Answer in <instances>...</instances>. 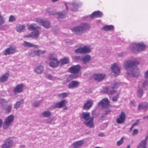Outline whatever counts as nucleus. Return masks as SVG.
I'll use <instances>...</instances> for the list:
<instances>
[{
	"mask_svg": "<svg viewBox=\"0 0 148 148\" xmlns=\"http://www.w3.org/2000/svg\"><path fill=\"white\" fill-rule=\"evenodd\" d=\"M90 27V25L87 23H82L73 28L71 30L75 34L80 35L86 32Z\"/></svg>",
	"mask_w": 148,
	"mask_h": 148,
	"instance_id": "f257e3e1",
	"label": "nucleus"
},
{
	"mask_svg": "<svg viewBox=\"0 0 148 148\" xmlns=\"http://www.w3.org/2000/svg\"><path fill=\"white\" fill-rule=\"evenodd\" d=\"M90 113L88 112H83L82 113V118L85 120L84 124L90 128L94 127V117H90Z\"/></svg>",
	"mask_w": 148,
	"mask_h": 148,
	"instance_id": "f03ea898",
	"label": "nucleus"
},
{
	"mask_svg": "<svg viewBox=\"0 0 148 148\" xmlns=\"http://www.w3.org/2000/svg\"><path fill=\"white\" fill-rule=\"evenodd\" d=\"M28 28L30 30H33L31 33L32 34V38H38L40 35L39 30L41 29V27L39 26H36L35 24H33L28 25Z\"/></svg>",
	"mask_w": 148,
	"mask_h": 148,
	"instance_id": "7ed1b4c3",
	"label": "nucleus"
},
{
	"mask_svg": "<svg viewBox=\"0 0 148 148\" xmlns=\"http://www.w3.org/2000/svg\"><path fill=\"white\" fill-rule=\"evenodd\" d=\"M119 83L117 82H114L111 87H105L101 91V92L106 93L108 94H111L115 92L116 89L119 86Z\"/></svg>",
	"mask_w": 148,
	"mask_h": 148,
	"instance_id": "20e7f679",
	"label": "nucleus"
},
{
	"mask_svg": "<svg viewBox=\"0 0 148 148\" xmlns=\"http://www.w3.org/2000/svg\"><path fill=\"white\" fill-rule=\"evenodd\" d=\"M139 64V62L138 61L128 60L124 62L123 64V67L125 69H131L134 66H137Z\"/></svg>",
	"mask_w": 148,
	"mask_h": 148,
	"instance_id": "39448f33",
	"label": "nucleus"
},
{
	"mask_svg": "<svg viewBox=\"0 0 148 148\" xmlns=\"http://www.w3.org/2000/svg\"><path fill=\"white\" fill-rule=\"evenodd\" d=\"M14 116L13 114H11L6 118L3 125L4 129H7L9 127L14 121Z\"/></svg>",
	"mask_w": 148,
	"mask_h": 148,
	"instance_id": "423d86ee",
	"label": "nucleus"
},
{
	"mask_svg": "<svg viewBox=\"0 0 148 148\" xmlns=\"http://www.w3.org/2000/svg\"><path fill=\"white\" fill-rule=\"evenodd\" d=\"M36 21L38 22L40 25L46 29H47L51 27L50 23L47 21L44 20L40 18H37L36 19Z\"/></svg>",
	"mask_w": 148,
	"mask_h": 148,
	"instance_id": "0eeeda50",
	"label": "nucleus"
},
{
	"mask_svg": "<svg viewBox=\"0 0 148 148\" xmlns=\"http://www.w3.org/2000/svg\"><path fill=\"white\" fill-rule=\"evenodd\" d=\"M49 65L50 66L55 68L58 65L59 62L57 59L54 57L53 55L50 54L49 56Z\"/></svg>",
	"mask_w": 148,
	"mask_h": 148,
	"instance_id": "6e6552de",
	"label": "nucleus"
},
{
	"mask_svg": "<svg viewBox=\"0 0 148 148\" xmlns=\"http://www.w3.org/2000/svg\"><path fill=\"white\" fill-rule=\"evenodd\" d=\"M18 51L16 47H10L6 49L4 51L3 53L5 56L13 54Z\"/></svg>",
	"mask_w": 148,
	"mask_h": 148,
	"instance_id": "1a4fd4ad",
	"label": "nucleus"
},
{
	"mask_svg": "<svg viewBox=\"0 0 148 148\" xmlns=\"http://www.w3.org/2000/svg\"><path fill=\"white\" fill-rule=\"evenodd\" d=\"M45 50L41 51L40 50H31L28 52V54L29 56L32 57H34L35 55L40 56L42 54H43L46 53Z\"/></svg>",
	"mask_w": 148,
	"mask_h": 148,
	"instance_id": "9d476101",
	"label": "nucleus"
},
{
	"mask_svg": "<svg viewBox=\"0 0 148 148\" xmlns=\"http://www.w3.org/2000/svg\"><path fill=\"white\" fill-rule=\"evenodd\" d=\"M14 141L10 138L5 140L4 143L2 145L1 148H10L13 145Z\"/></svg>",
	"mask_w": 148,
	"mask_h": 148,
	"instance_id": "9b49d317",
	"label": "nucleus"
},
{
	"mask_svg": "<svg viewBox=\"0 0 148 148\" xmlns=\"http://www.w3.org/2000/svg\"><path fill=\"white\" fill-rule=\"evenodd\" d=\"M139 73V70L138 69L136 68L132 71L128 70L127 72V74L128 76L137 77L140 75Z\"/></svg>",
	"mask_w": 148,
	"mask_h": 148,
	"instance_id": "f8f14e48",
	"label": "nucleus"
},
{
	"mask_svg": "<svg viewBox=\"0 0 148 148\" xmlns=\"http://www.w3.org/2000/svg\"><path fill=\"white\" fill-rule=\"evenodd\" d=\"M81 69V66L79 65H77L72 66L69 68V72L71 73H77L80 71Z\"/></svg>",
	"mask_w": 148,
	"mask_h": 148,
	"instance_id": "ddd939ff",
	"label": "nucleus"
},
{
	"mask_svg": "<svg viewBox=\"0 0 148 148\" xmlns=\"http://www.w3.org/2000/svg\"><path fill=\"white\" fill-rule=\"evenodd\" d=\"M98 105L101 106L102 108L104 109L107 108L109 105V101L107 98H104L98 103Z\"/></svg>",
	"mask_w": 148,
	"mask_h": 148,
	"instance_id": "4468645a",
	"label": "nucleus"
},
{
	"mask_svg": "<svg viewBox=\"0 0 148 148\" xmlns=\"http://www.w3.org/2000/svg\"><path fill=\"white\" fill-rule=\"evenodd\" d=\"M112 71L115 76L118 75L120 73V69L117 66L116 64L114 63L111 66Z\"/></svg>",
	"mask_w": 148,
	"mask_h": 148,
	"instance_id": "2eb2a0df",
	"label": "nucleus"
},
{
	"mask_svg": "<svg viewBox=\"0 0 148 148\" xmlns=\"http://www.w3.org/2000/svg\"><path fill=\"white\" fill-rule=\"evenodd\" d=\"M126 115L122 111L118 118L116 119V122L118 124H121L123 123L125 121Z\"/></svg>",
	"mask_w": 148,
	"mask_h": 148,
	"instance_id": "dca6fc26",
	"label": "nucleus"
},
{
	"mask_svg": "<svg viewBox=\"0 0 148 148\" xmlns=\"http://www.w3.org/2000/svg\"><path fill=\"white\" fill-rule=\"evenodd\" d=\"M66 101L63 100L60 102L56 103L55 104L52 106V107L53 108H60L63 106H66Z\"/></svg>",
	"mask_w": 148,
	"mask_h": 148,
	"instance_id": "f3484780",
	"label": "nucleus"
},
{
	"mask_svg": "<svg viewBox=\"0 0 148 148\" xmlns=\"http://www.w3.org/2000/svg\"><path fill=\"white\" fill-rule=\"evenodd\" d=\"M24 85L23 84L17 85L14 88L13 92L15 94L20 93L22 92L23 90Z\"/></svg>",
	"mask_w": 148,
	"mask_h": 148,
	"instance_id": "a211bd4d",
	"label": "nucleus"
},
{
	"mask_svg": "<svg viewBox=\"0 0 148 148\" xmlns=\"http://www.w3.org/2000/svg\"><path fill=\"white\" fill-rule=\"evenodd\" d=\"M93 101L92 99H89L87 100L83 106V108L86 110H89L93 104Z\"/></svg>",
	"mask_w": 148,
	"mask_h": 148,
	"instance_id": "6ab92c4d",
	"label": "nucleus"
},
{
	"mask_svg": "<svg viewBox=\"0 0 148 148\" xmlns=\"http://www.w3.org/2000/svg\"><path fill=\"white\" fill-rule=\"evenodd\" d=\"M49 14L50 15H57V18L59 19L62 18H64L65 17V13L63 12H56L54 11L48 12Z\"/></svg>",
	"mask_w": 148,
	"mask_h": 148,
	"instance_id": "aec40b11",
	"label": "nucleus"
},
{
	"mask_svg": "<svg viewBox=\"0 0 148 148\" xmlns=\"http://www.w3.org/2000/svg\"><path fill=\"white\" fill-rule=\"evenodd\" d=\"M79 82L76 81H71L68 85V87L70 89H72L78 87L79 85Z\"/></svg>",
	"mask_w": 148,
	"mask_h": 148,
	"instance_id": "412c9836",
	"label": "nucleus"
},
{
	"mask_svg": "<svg viewBox=\"0 0 148 148\" xmlns=\"http://www.w3.org/2000/svg\"><path fill=\"white\" fill-rule=\"evenodd\" d=\"M106 75L104 74H95L94 76V79L98 82H100L103 80L104 78Z\"/></svg>",
	"mask_w": 148,
	"mask_h": 148,
	"instance_id": "4be33fe9",
	"label": "nucleus"
},
{
	"mask_svg": "<svg viewBox=\"0 0 148 148\" xmlns=\"http://www.w3.org/2000/svg\"><path fill=\"white\" fill-rule=\"evenodd\" d=\"M103 15V13L100 11H98L93 12L90 16L91 18H99L101 17Z\"/></svg>",
	"mask_w": 148,
	"mask_h": 148,
	"instance_id": "5701e85b",
	"label": "nucleus"
},
{
	"mask_svg": "<svg viewBox=\"0 0 148 148\" xmlns=\"http://www.w3.org/2000/svg\"><path fill=\"white\" fill-rule=\"evenodd\" d=\"M148 139V136H146L145 139L142 140L138 146V148H146V145L147 144Z\"/></svg>",
	"mask_w": 148,
	"mask_h": 148,
	"instance_id": "b1692460",
	"label": "nucleus"
},
{
	"mask_svg": "<svg viewBox=\"0 0 148 148\" xmlns=\"http://www.w3.org/2000/svg\"><path fill=\"white\" fill-rule=\"evenodd\" d=\"M148 108V102H144L140 103L138 107V110H145Z\"/></svg>",
	"mask_w": 148,
	"mask_h": 148,
	"instance_id": "393cba45",
	"label": "nucleus"
},
{
	"mask_svg": "<svg viewBox=\"0 0 148 148\" xmlns=\"http://www.w3.org/2000/svg\"><path fill=\"white\" fill-rule=\"evenodd\" d=\"M91 59V57L88 55L83 56H82V61L83 62L84 64H86L89 62Z\"/></svg>",
	"mask_w": 148,
	"mask_h": 148,
	"instance_id": "a878e982",
	"label": "nucleus"
},
{
	"mask_svg": "<svg viewBox=\"0 0 148 148\" xmlns=\"http://www.w3.org/2000/svg\"><path fill=\"white\" fill-rule=\"evenodd\" d=\"M4 110L5 112L6 113H9L12 111V106L11 105H6L2 108Z\"/></svg>",
	"mask_w": 148,
	"mask_h": 148,
	"instance_id": "bb28decb",
	"label": "nucleus"
},
{
	"mask_svg": "<svg viewBox=\"0 0 148 148\" xmlns=\"http://www.w3.org/2000/svg\"><path fill=\"white\" fill-rule=\"evenodd\" d=\"M45 77L47 79L52 81H54L57 79H59L56 76L52 75L51 74L47 73H45Z\"/></svg>",
	"mask_w": 148,
	"mask_h": 148,
	"instance_id": "cd10ccee",
	"label": "nucleus"
},
{
	"mask_svg": "<svg viewBox=\"0 0 148 148\" xmlns=\"http://www.w3.org/2000/svg\"><path fill=\"white\" fill-rule=\"evenodd\" d=\"M138 49V52L143 51L145 49L146 45L143 43L140 42L137 43Z\"/></svg>",
	"mask_w": 148,
	"mask_h": 148,
	"instance_id": "c85d7f7f",
	"label": "nucleus"
},
{
	"mask_svg": "<svg viewBox=\"0 0 148 148\" xmlns=\"http://www.w3.org/2000/svg\"><path fill=\"white\" fill-rule=\"evenodd\" d=\"M81 4L80 2L74 1L72 2V5L73 9V10L75 11L76 9L78 8L81 5Z\"/></svg>",
	"mask_w": 148,
	"mask_h": 148,
	"instance_id": "c756f323",
	"label": "nucleus"
},
{
	"mask_svg": "<svg viewBox=\"0 0 148 148\" xmlns=\"http://www.w3.org/2000/svg\"><path fill=\"white\" fill-rule=\"evenodd\" d=\"M83 140H80L73 143L72 145L74 148H78L83 144Z\"/></svg>",
	"mask_w": 148,
	"mask_h": 148,
	"instance_id": "7c9ffc66",
	"label": "nucleus"
},
{
	"mask_svg": "<svg viewBox=\"0 0 148 148\" xmlns=\"http://www.w3.org/2000/svg\"><path fill=\"white\" fill-rule=\"evenodd\" d=\"M130 49L133 52H138V49L137 43H134L131 45L130 47Z\"/></svg>",
	"mask_w": 148,
	"mask_h": 148,
	"instance_id": "2f4dec72",
	"label": "nucleus"
},
{
	"mask_svg": "<svg viewBox=\"0 0 148 148\" xmlns=\"http://www.w3.org/2000/svg\"><path fill=\"white\" fill-rule=\"evenodd\" d=\"M43 67L41 66H39L35 69L34 71L36 73L41 74L43 72Z\"/></svg>",
	"mask_w": 148,
	"mask_h": 148,
	"instance_id": "473e14b6",
	"label": "nucleus"
},
{
	"mask_svg": "<svg viewBox=\"0 0 148 148\" xmlns=\"http://www.w3.org/2000/svg\"><path fill=\"white\" fill-rule=\"evenodd\" d=\"M103 29L106 31H109L111 30H113L114 29V26L112 25H105L104 26L103 28Z\"/></svg>",
	"mask_w": 148,
	"mask_h": 148,
	"instance_id": "72a5a7b5",
	"label": "nucleus"
},
{
	"mask_svg": "<svg viewBox=\"0 0 148 148\" xmlns=\"http://www.w3.org/2000/svg\"><path fill=\"white\" fill-rule=\"evenodd\" d=\"M78 77V74L72 73L67 78L66 81L69 82L71 80L76 78Z\"/></svg>",
	"mask_w": 148,
	"mask_h": 148,
	"instance_id": "f704fd0d",
	"label": "nucleus"
},
{
	"mask_svg": "<svg viewBox=\"0 0 148 148\" xmlns=\"http://www.w3.org/2000/svg\"><path fill=\"white\" fill-rule=\"evenodd\" d=\"M24 102L23 99H22L20 101H17L14 105V108L16 109H17L20 107L21 105Z\"/></svg>",
	"mask_w": 148,
	"mask_h": 148,
	"instance_id": "c9c22d12",
	"label": "nucleus"
},
{
	"mask_svg": "<svg viewBox=\"0 0 148 148\" xmlns=\"http://www.w3.org/2000/svg\"><path fill=\"white\" fill-rule=\"evenodd\" d=\"M9 77V74L6 73L0 77V82H5Z\"/></svg>",
	"mask_w": 148,
	"mask_h": 148,
	"instance_id": "e433bc0d",
	"label": "nucleus"
},
{
	"mask_svg": "<svg viewBox=\"0 0 148 148\" xmlns=\"http://www.w3.org/2000/svg\"><path fill=\"white\" fill-rule=\"evenodd\" d=\"M24 46L27 47H35L37 46V45H34L32 43L27 42L26 41L24 42V43L23 44Z\"/></svg>",
	"mask_w": 148,
	"mask_h": 148,
	"instance_id": "4c0bfd02",
	"label": "nucleus"
},
{
	"mask_svg": "<svg viewBox=\"0 0 148 148\" xmlns=\"http://www.w3.org/2000/svg\"><path fill=\"white\" fill-rule=\"evenodd\" d=\"M25 29V26L24 25H20L16 28V30L18 32H21L24 31Z\"/></svg>",
	"mask_w": 148,
	"mask_h": 148,
	"instance_id": "58836bf2",
	"label": "nucleus"
},
{
	"mask_svg": "<svg viewBox=\"0 0 148 148\" xmlns=\"http://www.w3.org/2000/svg\"><path fill=\"white\" fill-rule=\"evenodd\" d=\"M42 114L44 117L48 118L51 116V114L49 111L46 110L43 112L42 113Z\"/></svg>",
	"mask_w": 148,
	"mask_h": 148,
	"instance_id": "ea45409f",
	"label": "nucleus"
},
{
	"mask_svg": "<svg viewBox=\"0 0 148 148\" xmlns=\"http://www.w3.org/2000/svg\"><path fill=\"white\" fill-rule=\"evenodd\" d=\"M82 48L83 54L88 53L91 51V49L89 47L84 46Z\"/></svg>",
	"mask_w": 148,
	"mask_h": 148,
	"instance_id": "a19ab883",
	"label": "nucleus"
},
{
	"mask_svg": "<svg viewBox=\"0 0 148 148\" xmlns=\"http://www.w3.org/2000/svg\"><path fill=\"white\" fill-rule=\"evenodd\" d=\"M67 96V94L66 92H63L62 93L58 94L57 96L60 99H62L66 97Z\"/></svg>",
	"mask_w": 148,
	"mask_h": 148,
	"instance_id": "79ce46f5",
	"label": "nucleus"
},
{
	"mask_svg": "<svg viewBox=\"0 0 148 148\" xmlns=\"http://www.w3.org/2000/svg\"><path fill=\"white\" fill-rule=\"evenodd\" d=\"M69 59L68 58H64L60 60V62L62 64H66L69 63Z\"/></svg>",
	"mask_w": 148,
	"mask_h": 148,
	"instance_id": "37998d69",
	"label": "nucleus"
},
{
	"mask_svg": "<svg viewBox=\"0 0 148 148\" xmlns=\"http://www.w3.org/2000/svg\"><path fill=\"white\" fill-rule=\"evenodd\" d=\"M8 103V101H6L4 99H0V103L2 104V108H3V107H4L5 105H7Z\"/></svg>",
	"mask_w": 148,
	"mask_h": 148,
	"instance_id": "c03bdc74",
	"label": "nucleus"
},
{
	"mask_svg": "<svg viewBox=\"0 0 148 148\" xmlns=\"http://www.w3.org/2000/svg\"><path fill=\"white\" fill-rule=\"evenodd\" d=\"M143 91L142 89L140 88H139L138 90L137 95L138 96L141 97L142 96L143 94Z\"/></svg>",
	"mask_w": 148,
	"mask_h": 148,
	"instance_id": "a18cd8bd",
	"label": "nucleus"
},
{
	"mask_svg": "<svg viewBox=\"0 0 148 148\" xmlns=\"http://www.w3.org/2000/svg\"><path fill=\"white\" fill-rule=\"evenodd\" d=\"M41 103V102L40 101H35L33 103L32 105L33 106H34L36 107H37L40 105Z\"/></svg>",
	"mask_w": 148,
	"mask_h": 148,
	"instance_id": "49530a36",
	"label": "nucleus"
},
{
	"mask_svg": "<svg viewBox=\"0 0 148 148\" xmlns=\"http://www.w3.org/2000/svg\"><path fill=\"white\" fill-rule=\"evenodd\" d=\"M5 22V18L0 15V25L3 24Z\"/></svg>",
	"mask_w": 148,
	"mask_h": 148,
	"instance_id": "de8ad7c7",
	"label": "nucleus"
},
{
	"mask_svg": "<svg viewBox=\"0 0 148 148\" xmlns=\"http://www.w3.org/2000/svg\"><path fill=\"white\" fill-rule=\"evenodd\" d=\"M75 52L76 53H80L83 54L82 47L79 48L77 49H76L75 50Z\"/></svg>",
	"mask_w": 148,
	"mask_h": 148,
	"instance_id": "09e8293b",
	"label": "nucleus"
},
{
	"mask_svg": "<svg viewBox=\"0 0 148 148\" xmlns=\"http://www.w3.org/2000/svg\"><path fill=\"white\" fill-rule=\"evenodd\" d=\"M123 139L124 138L122 137L120 140L117 142L116 143L117 145L118 146H119L121 145L123 142Z\"/></svg>",
	"mask_w": 148,
	"mask_h": 148,
	"instance_id": "8fccbe9b",
	"label": "nucleus"
},
{
	"mask_svg": "<svg viewBox=\"0 0 148 148\" xmlns=\"http://www.w3.org/2000/svg\"><path fill=\"white\" fill-rule=\"evenodd\" d=\"M46 120V123H47L51 124L53 119V117H49Z\"/></svg>",
	"mask_w": 148,
	"mask_h": 148,
	"instance_id": "3c124183",
	"label": "nucleus"
},
{
	"mask_svg": "<svg viewBox=\"0 0 148 148\" xmlns=\"http://www.w3.org/2000/svg\"><path fill=\"white\" fill-rule=\"evenodd\" d=\"M16 20L15 18L13 16L11 15L10 17L8 20L9 22H12Z\"/></svg>",
	"mask_w": 148,
	"mask_h": 148,
	"instance_id": "603ef678",
	"label": "nucleus"
},
{
	"mask_svg": "<svg viewBox=\"0 0 148 148\" xmlns=\"http://www.w3.org/2000/svg\"><path fill=\"white\" fill-rule=\"evenodd\" d=\"M82 56H75L74 57V60L75 61L81 60L82 61Z\"/></svg>",
	"mask_w": 148,
	"mask_h": 148,
	"instance_id": "864d4df0",
	"label": "nucleus"
},
{
	"mask_svg": "<svg viewBox=\"0 0 148 148\" xmlns=\"http://www.w3.org/2000/svg\"><path fill=\"white\" fill-rule=\"evenodd\" d=\"M148 85V81L145 80L143 83L142 86L143 87H145Z\"/></svg>",
	"mask_w": 148,
	"mask_h": 148,
	"instance_id": "5fc2aeb1",
	"label": "nucleus"
},
{
	"mask_svg": "<svg viewBox=\"0 0 148 148\" xmlns=\"http://www.w3.org/2000/svg\"><path fill=\"white\" fill-rule=\"evenodd\" d=\"M33 33H31L30 34H27L24 36V38H32V34Z\"/></svg>",
	"mask_w": 148,
	"mask_h": 148,
	"instance_id": "6e6d98bb",
	"label": "nucleus"
},
{
	"mask_svg": "<svg viewBox=\"0 0 148 148\" xmlns=\"http://www.w3.org/2000/svg\"><path fill=\"white\" fill-rule=\"evenodd\" d=\"M138 133V130L137 129H134L132 135L134 136L136 134Z\"/></svg>",
	"mask_w": 148,
	"mask_h": 148,
	"instance_id": "4d7b16f0",
	"label": "nucleus"
},
{
	"mask_svg": "<svg viewBox=\"0 0 148 148\" xmlns=\"http://www.w3.org/2000/svg\"><path fill=\"white\" fill-rule=\"evenodd\" d=\"M118 98V95H117L115 97H112V100L113 101H117Z\"/></svg>",
	"mask_w": 148,
	"mask_h": 148,
	"instance_id": "13d9d810",
	"label": "nucleus"
},
{
	"mask_svg": "<svg viewBox=\"0 0 148 148\" xmlns=\"http://www.w3.org/2000/svg\"><path fill=\"white\" fill-rule=\"evenodd\" d=\"M140 119H137L136 120L135 122L133 124L134 126L138 125L140 122Z\"/></svg>",
	"mask_w": 148,
	"mask_h": 148,
	"instance_id": "bf43d9fd",
	"label": "nucleus"
},
{
	"mask_svg": "<svg viewBox=\"0 0 148 148\" xmlns=\"http://www.w3.org/2000/svg\"><path fill=\"white\" fill-rule=\"evenodd\" d=\"M145 77L146 79H148V71H147L145 73Z\"/></svg>",
	"mask_w": 148,
	"mask_h": 148,
	"instance_id": "052dcab7",
	"label": "nucleus"
},
{
	"mask_svg": "<svg viewBox=\"0 0 148 148\" xmlns=\"http://www.w3.org/2000/svg\"><path fill=\"white\" fill-rule=\"evenodd\" d=\"M110 109H107V110H106V112L105 113V114L106 115H107V114H109L110 113Z\"/></svg>",
	"mask_w": 148,
	"mask_h": 148,
	"instance_id": "680f3d73",
	"label": "nucleus"
},
{
	"mask_svg": "<svg viewBox=\"0 0 148 148\" xmlns=\"http://www.w3.org/2000/svg\"><path fill=\"white\" fill-rule=\"evenodd\" d=\"M98 136L100 137H103L104 136V134L102 133H100L99 134Z\"/></svg>",
	"mask_w": 148,
	"mask_h": 148,
	"instance_id": "e2e57ef3",
	"label": "nucleus"
},
{
	"mask_svg": "<svg viewBox=\"0 0 148 148\" xmlns=\"http://www.w3.org/2000/svg\"><path fill=\"white\" fill-rule=\"evenodd\" d=\"M3 123V121L1 119H0V127H1Z\"/></svg>",
	"mask_w": 148,
	"mask_h": 148,
	"instance_id": "0e129e2a",
	"label": "nucleus"
},
{
	"mask_svg": "<svg viewBox=\"0 0 148 148\" xmlns=\"http://www.w3.org/2000/svg\"><path fill=\"white\" fill-rule=\"evenodd\" d=\"M123 55V53H121L119 54V56H122Z\"/></svg>",
	"mask_w": 148,
	"mask_h": 148,
	"instance_id": "69168bd1",
	"label": "nucleus"
},
{
	"mask_svg": "<svg viewBox=\"0 0 148 148\" xmlns=\"http://www.w3.org/2000/svg\"><path fill=\"white\" fill-rule=\"evenodd\" d=\"M134 126L133 125H132V127L130 128V131H131L132 130V129H133V127H134Z\"/></svg>",
	"mask_w": 148,
	"mask_h": 148,
	"instance_id": "338daca9",
	"label": "nucleus"
},
{
	"mask_svg": "<svg viewBox=\"0 0 148 148\" xmlns=\"http://www.w3.org/2000/svg\"><path fill=\"white\" fill-rule=\"evenodd\" d=\"M65 6H66V10H68V7H67V4L66 3H65Z\"/></svg>",
	"mask_w": 148,
	"mask_h": 148,
	"instance_id": "774afa93",
	"label": "nucleus"
}]
</instances>
